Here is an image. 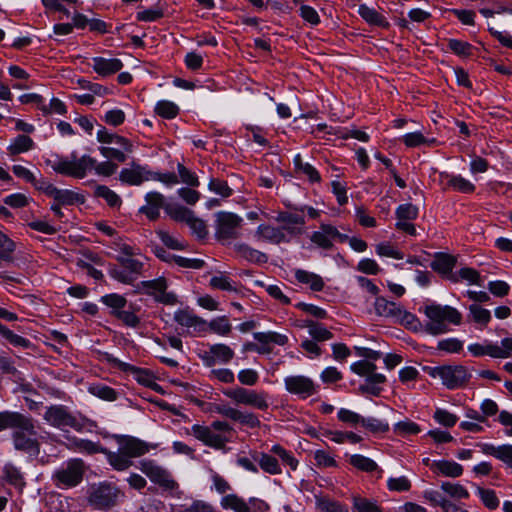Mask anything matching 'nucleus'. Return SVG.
<instances>
[{"mask_svg": "<svg viewBox=\"0 0 512 512\" xmlns=\"http://www.w3.org/2000/svg\"><path fill=\"white\" fill-rule=\"evenodd\" d=\"M301 231L294 226L274 227L262 224L257 227L255 237L258 240L267 241L272 244L288 243L290 236L300 235Z\"/></svg>", "mask_w": 512, "mask_h": 512, "instance_id": "14", "label": "nucleus"}, {"mask_svg": "<svg viewBox=\"0 0 512 512\" xmlns=\"http://www.w3.org/2000/svg\"><path fill=\"white\" fill-rule=\"evenodd\" d=\"M253 459L258 462L259 467L265 473L270 475H280L282 474V467L279 463V460L272 453H258L254 452L252 455Z\"/></svg>", "mask_w": 512, "mask_h": 512, "instance_id": "28", "label": "nucleus"}, {"mask_svg": "<svg viewBox=\"0 0 512 512\" xmlns=\"http://www.w3.org/2000/svg\"><path fill=\"white\" fill-rule=\"evenodd\" d=\"M440 179L444 182L443 190H453L463 194L474 193L476 186L460 174L441 172Z\"/></svg>", "mask_w": 512, "mask_h": 512, "instance_id": "21", "label": "nucleus"}, {"mask_svg": "<svg viewBox=\"0 0 512 512\" xmlns=\"http://www.w3.org/2000/svg\"><path fill=\"white\" fill-rule=\"evenodd\" d=\"M123 496L118 487L104 482L91 488L88 503L95 509L107 511L116 506Z\"/></svg>", "mask_w": 512, "mask_h": 512, "instance_id": "9", "label": "nucleus"}, {"mask_svg": "<svg viewBox=\"0 0 512 512\" xmlns=\"http://www.w3.org/2000/svg\"><path fill=\"white\" fill-rule=\"evenodd\" d=\"M101 302L111 308V315L116 316L117 312L123 310L127 304V299L117 293L107 294L101 297Z\"/></svg>", "mask_w": 512, "mask_h": 512, "instance_id": "48", "label": "nucleus"}, {"mask_svg": "<svg viewBox=\"0 0 512 512\" xmlns=\"http://www.w3.org/2000/svg\"><path fill=\"white\" fill-rule=\"evenodd\" d=\"M106 359L114 368H117L122 372L132 374L134 379L140 385L148 387L156 392L162 391V387L156 382V377L151 370L123 362L111 355H107Z\"/></svg>", "mask_w": 512, "mask_h": 512, "instance_id": "12", "label": "nucleus"}, {"mask_svg": "<svg viewBox=\"0 0 512 512\" xmlns=\"http://www.w3.org/2000/svg\"><path fill=\"white\" fill-rule=\"evenodd\" d=\"M145 204L139 208V213L146 216L149 221H156L160 218L161 209L166 212L169 203L165 196L158 191H150L145 197Z\"/></svg>", "mask_w": 512, "mask_h": 512, "instance_id": "18", "label": "nucleus"}, {"mask_svg": "<svg viewBox=\"0 0 512 512\" xmlns=\"http://www.w3.org/2000/svg\"><path fill=\"white\" fill-rule=\"evenodd\" d=\"M301 326L308 328L310 337L317 342H324L333 338V333L322 323L307 319L303 321Z\"/></svg>", "mask_w": 512, "mask_h": 512, "instance_id": "33", "label": "nucleus"}, {"mask_svg": "<svg viewBox=\"0 0 512 512\" xmlns=\"http://www.w3.org/2000/svg\"><path fill=\"white\" fill-rule=\"evenodd\" d=\"M448 48L457 56L468 57L472 55L473 46L459 39H448Z\"/></svg>", "mask_w": 512, "mask_h": 512, "instance_id": "58", "label": "nucleus"}, {"mask_svg": "<svg viewBox=\"0 0 512 512\" xmlns=\"http://www.w3.org/2000/svg\"><path fill=\"white\" fill-rule=\"evenodd\" d=\"M235 353L231 347L226 344H213L210 345L208 350L201 354V359L204 364L208 367H212L215 364H227L229 363Z\"/></svg>", "mask_w": 512, "mask_h": 512, "instance_id": "20", "label": "nucleus"}, {"mask_svg": "<svg viewBox=\"0 0 512 512\" xmlns=\"http://www.w3.org/2000/svg\"><path fill=\"white\" fill-rule=\"evenodd\" d=\"M150 176L151 170L147 165L133 161L130 163V167L120 171L119 180L129 186H140L142 183L150 181Z\"/></svg>", "mask_w": 512, "mask_h": 512, "instance_id": "19", "label": "nucleus"}, {"mask_svg": "<svg viewBox=\"0 0 512 512\" xmlns=\"http://www.w3.org/2000/svg\"><path fill=\"white\" fill-rule=\"evenodd\" d=\"M167 287V280L164 277L141 282V288L147 295L152 296L154 299H156L159 294L164 292Z\"/></svg>", "mask_w": 512, "mask_h": 512, "instance_id": "46", "label": "nucleus"}, {"mask_svg": "<svg viewBox=\"0 0 512 512\" xmlns=\"http://www.w3.org/2000/svg\"><path fill=\"white\" fill-rule=\"evenodd\" d=\"M116 260L124 269H126L127 271H129V273L132 274L135 280L142 273L144 264L140 260L135 259L133 257L129 258L123 256H117Z\"/></svg>", "mask_w": 512, "mask_h": 512, "instance_id": "55", "label": "nucleus"}, {"mask_svg": "<svg viewBox=\"0 0 512 512\" xmlns=\"http://www.w3.org/2000/svg\"><path fill=\"white\" fill-rule=\"evenodd\" d=\"M352 509L354 512H382V508L375 500L354 496L352 499Z\"/></svg>", "mask_w": 512, "mask_h": 512, "instance_id": "49", "label": "nucleus"}, {"mask_svg": "<svg viewBox=\"0 0 512 512\" xmlns=\"http://www.w3.org/2000/svg\"><path fill=\"white\" fill-rule=\"evenodd\" d=\"M43 418L50 426L60 430L71 428L76 432H84L97 427L95 421L80 414L76 415L67 406L60 404L47 407Z\"/></svg>", "mask_w": 512, "mask_h": 512, "instance_id": "4", "label": "nucleus"}, {"mask_svg": "<svg viewBox=\"0 0 512 512\" xmlns=\"http://www.w3.org/2000/svg\"><path fill=\"white\" fill-rule=\"evenodd\" d=\"M1 480L22 492L26 486L25 476L21 469L12 463H7L2 468Z\"/></svg>", "mask_w": 512, "mask_h": 512, "instance_id": "25", "label": "nucleus"}, {"mask_svg": "<svg viewBox=\"0 0 512 512\" xmlns=\"http://www.w3.org/2000/svg\"><path fill=\"white\" fill-rule=\"evenodd\" d=\"M94 196L104 199L111 208L119 209L122 205L121 197L106 185H96L94 187Z\"/></svg>", "mask_w": 512, "mask_h": 512, "instance_id": "38", "label": "nucleus"}, {"mask_svg": "<svg viewBox=\"0 0 512 512\" xmlns=\"http://www.w3.org/2000/svg\"><path fill=\"white\" fill-rule=\"evenodd\" d=\"M469 312L472 315L474 322L487 325L491 320V313L488 309H485L477 304H472L469 307Z\"/></svg>", "mask_w": 512, "mask_h": 512, "instance_id": "63", "label": "nucleus"}, {"mask_svg": "<svg viewBox=\"0 0 512 512\" xmlns=\"http://www.w3.org/2000/svg\"><path fill=\"white\" fill-rule=\"evenodd\" d=\"M253 338L260 344L285 346L288 343V337L274 331L255 332Z\"/></svg>", "mask_w": 512, "mask_h": 512, "instance_id": "40", "label": "nucleus"}, {"mask_svg": "<svg viewBox=\"0 0 512 512\" xmlns=\"http://www.w3.org/2000/svg\"><path fill=\"white\" fill-rule=\"evenodd\" d=\"M174 321L192 332L201 333L206 330L207 323L204 319L188 309H179L174 313Z\"/></svg>", "mask_w": 512, "mask_h": 512, "instance_id": "22", "label": "nucleus"}, {"mask_svg": "<svg viewBox=\"0 0 512 512\" xmlns=\"http://www.w3.org/2000/svg\"><path fill=\"white\" fill-rule=\"evenodd\" d=\"M476 446L479 447L484 454L495 457L505 463L508 467L512 464L511 444L495 446L490 443H477Z\"/></svg>", "mask_w": 512, "mask_h": 512, "instance_id": "24", "label": "nucleus"}, {"mask_svg": "<svg viewBox=\"0 0 512 512\" xmlns=\"http://www.w3.org/2000/svg\"><path fill=\"white\" fill-rule=\"evenodd\" d=\"M395 323H398L400 325H403L407 329L417 331L419 327L421 326V323L416 315L413 313L403 309L401 307L400 312L398 313V316L395 320Z\"/></svg>", "mask_w": 512, "mask_h": 512, "instance_id": "54", "label": "nucleus"}, {"mask_svg": "<svg viewBox=\"0 0 512 512\" xmlns=\"http://www.w3.org/2000/svg\"><path fill=\"white\" fill-rule=\"evenodd\" d=\"M115 440L118 444V451L113 452L106 448L104 455L109 465L116 471L128 470L133 465V458L141 457L157 447V445L128 435H116Z\"/></svg>", "mask_w": 512, "mask_h": 512, "instance_id": "3", "label": "nucleus"}, {"mask_svg": "<svg viewBox=\"0 0 512 512\" xmlns=\"http://www.w3.org/2000/svg\"><path fill=\"white\" fill-rule=\"evenodd\" d=\"M93 70L102 77L111 76L123 68V63L118 58L94 57L92 59Z\"/></svg>", "mask_w": 512, "mask_h": 512, "instance_id": "23", "label": "nucleus"}, {"mask_svg": "<svg viewBox=\"0 0 512 512\" xmlns=\"http://www.w3.org/2000/svg\"><path fill=\"white\" fill-rule=\"evenodd\" d=\"M477 493L488 509H496L499 506V499L492 489L478 487Z\"/></svg>", "mask_w": 512, "mask_h": 512, "instance_id": "64", "label": "nucleus"}, {"mask_svg": "<svg viewBox=\"0 0 512 512\" xmlns=\"http://www.w3.org/2000/svg\"><path fill=\"white\" fill-rule=\"evenodd\" d=\"M46 164L50 166L56 173L73 177L76 179H83L88 170L94 169L96 174L109 177L113 175L118 165L111 161H97L89 155H83L78 158L76 152H72L70 157H62L56 155L54 159H47Z\"/></svg>", "mask_w": 512, "mask_h": 512, "instance_id": "2", "label": "nucleus"}, {"mask_svg": "<svg viewBox=\"0 0 512 512\" xmlns=\"http://www.w3.org/2000/svg\"><path fill=\"white\" fill-rule=\"evenodd\" d=\"M34 145L35 143L31 137L20 134L12 140L7 150L9 155L16 156L30 151L34 148Z\"/></svg>", "mask_w": 512, "mask_h": 512, "instance_id": "36", "label": "nucleus"}, {"mask_svg": "<svg viewBox=\"0 0 512 512\" xmlns=\"http://www.w3.org/2000/svg\"><path fill=\"white\" fill-rule=\"evenodd\" d=\"M138 468L150 479L151 482L157 484L161 488L173 491L178 488V483L173 479L171 473L160 466L156 461L151 459H143L139 461Z\"/></svg>", "mask_w": 512, "mask_h": 512, "instance_id": "13", "label": "nucleus"}, {"mask_svg": "<svg viewBox=\"0 0 512 512\" xmlns=\"http://www.w3.org/2000/svg\"><path fill=\"white\" fill-rule=\"evenodd\" d=\"M310 240L318 248L323 250H331L334 247V242L344 243L348 240V235L342 234L339 230L331 225L322 223L318 231H314Z\"/></svg>", "mask_w": 512, "mask_h": 512, "instance_id": "15", "label": "nucleus"}, {"mask_svg": "<svg viewBox=\"0 0 512 512\" xmlns=\"http://www.w3.org/2000/svg\"><path fill=\"white\" fill-rule=\"evenodd\" d=\"M223 394L237 405L249 406L260 411H266L270 406V396L265 390L237 386L224 390Z\"/></svg>", "mask_w": 512, "mask_h": 512, "instance_id": "7", "label": "nucleus"}, {"mask_svg": "<svg viewBox=\"0 0 512 512\" xmlns=\"http://www.w3.org/2000/svg\"><path fill=\"white\" fill-rule=\"evenodd\" d=\"M441 490L448 494L450 497L455 499H468L470 497V494L468 490L459 483H452V482H442L441 484Z\"/></svg>", "mask_w": 512, "mask_h": 512, "instance_id": "52", "label": "nucleus"}, {"mask_svg": "<svg viewBox=\"0 0 512 512\" xmlns=\"http://www.w3.org/2000/svg\"><path fill=\"white\" fill-rule=\"evenodd\" d=\"M276 221L282 223L283 226H294L302 232V227L305 225L304 215L300 212L281 211L276 216Z\"/></svg>", "mask_w": 512, "mask_h": 512, "instance_id": "42", "label": "nucleus"}, {"mask_svg": "<svg viewBox=\"0 0 512 512\" xmlns=\"http://www.w3.org/2000/svg\"><path fill=\"white\" fill-rule=\"evenodd\" d=\"M348 462L355 469L366 473L374 472L378 468V465L374 460L361 454L351 455Z\"/></svg>", "mask_w": 512, "mask_h": 512, "instance_id": "45", "label": "nucleus"}, {"mask_svg": "<svg viewBox=\"0 0 512 512\" xmlns=\"http://www.w3.org/2000/svg\"><path fill=\"white\" fill-rule=\"evenodd\" d=\"M359 15L369 24L382 28H387L389 23L386 17L379 13L376 9L361 4L358 9Z\"/></svg>", "mask_w": 512, "mask_h": 512, "instance_id": "34", "label": "nucleus"}, {"mask_svg": "<svg viewBox=\"0 0 512 512\" xmlns=\"http://www.w3.org/2000/svg\"><path fill=\"white\" fill-rule=\"evenodd\" d=\"M337 419L340 422H342L352 428H357L358 426H361L362 421H363V416H361L360 414H358L352 410H349L346 408H341L337 412Z\"/></svg>", "mask_w": 512, "mask_h": 512, "instance_id": "53", "label": "nucleus"}, {"mask_svg": "<svg viewBox=\"0 0 512 512\" xmlns=\"http://www.w3.org/2000/svg\"><path fill=\"white\" fill-rule=\"evenodd\" d=\"M361 426L372 434H382L389 431V424L374 417H363Z\"/></svg>", "mask_w": 512, "mask_h": 512, "instance_id": "56", "label": "nucleus"}, {"mask_svg": "<svg viewBox=\"0 0 512 512\" xmlns=\"http://www.w3.org/2000/svg\"><path fill=\"white\" fill-rule=\"evenodd\" d=\"M374 309L378 316L392 319L394 322L400 312L401 306L385 297L378 296L374 302Z\"/></svg>", "mask_w": 512, "mask_h": 512, "instance_id": "30", "label": "nucleus"}, {"mask_svg": "<svg viewBox=\"0 0 512 512\" xmlns=\"http://www.w3.org/2000/svg\"><path fill=\"white\" fill-rule=\"evenodd\" d=\"M270 453L275 455L283 465L288 466L291 470L295 471L297 469L299 461L295 458L292 451L285 449L280 444H275L271 447Z\"/></svg>", "mask_w": 512, "mask_h": 512, "instance_id": "41", "label": "nucleus"}, {"mask_svg": "<svg viewBox=\"0 0 512 512\" xmlns=\"http://www.w3.org/2000/svg\"><path fill=\"white\" fill-rule=\"evenodd\" d=\"M432 377H439L443 385L455 390L466 386L471 378L467 368L462 365H443L434 367L431 372Z\"/></svg>", "mask_w": 512, "mask_h": 512, "instance_id": "11", "label": "nucleus"}, {"mask_svg": "<svg viewBox=\"0 0 512 512\" xmlns=\"http://www.w3.org/2000/svg\"><path fill=\"white\" fill-rule=\"evenodd\" d=\"M285 389L290 393L306 399L318 392L314 381L304 375H291L284 379Z\"/></svg>", "mask_w": 512, "mask_h": 512, "instance_id": "16", "label": "nucleus"}, {"mask_svg": "<svg viewBox=\"0 0 512 512\" xmlns=\"http://www.w3.org/2000/svg\"><path fill=\"white\" fill-rule=\"evenodd\" d=\"M209 285L213 289L229 291V292H238V289L235 286V282L223 273L213 276L210 279Z\"/></svg>", "mask_w": 512, "mask_h": 512, "instance_id": "51", "label": "nucleus"}, {"mask_svg": "<svg viewBox=\"0 0 512 512\" xmlns=\"http://www.w3.org/2000/svg\"><path fill=\"white\" fill-rule=\"evenodd\" d=\"M294 276L299 283L309 286L314 292L322 291L325 286L324 280L320 275L307 270L297 269Z\"/></svg>", "mask_w": 512, "mask_h": 512, "instance_id": "31", "label": "nucleus"}, {"mask_svg": "<svg viewBox=\"0 0 512 512\" xmlns=\"http://www.w3.org/2000/svg\"><path fill=\"white\" fill-rule=\"evenodd\" d=\"M166 214L174 221L187 223L194 212L185 206L169 203Z\"/></svg>", "mask_w": 512, "mask_h": 512, "instance_id": "47", "label": "nucleus"}, {"mask_svg": "<svg viewBox=\"0 0 512 512\" xmlns=\"http://www.w3.org/2000/svg\"><path fill=\"white\" fill-rule=\"evenodd\" d=\"M424 314L428 318L425 331L434 336L449 332V324L459 325L462 321L461 313L451 306L427 305Z\"/></svg>", "mask_w": 512, "mask_h": 512, "instance_id": "5", "label": "nucleus"}, {"mask_svg": "<svg viewBox=\"0 0 512 512\" xmlns=\"http://www.w3.org/2000/svg\"><path fill=\"white\" fill-rule=\"evenodd\" d=\"M161 242L169 249L172 250H184L186 245L179 239L170 235L167 231L158 229L155 231Z\"/></svg>", "mask_w": 512, "mask_h": 512, "instance_id": "61", "label": "nucleus"}, {"mask_svg": "<svg viewBox=\"0 0 512 512\" xmlns=\"http://www.w3.org/2000/svg\"><path fill=\"white\" fill-rule=\"evenodd\" d=\"M234 251L245 260L255 264H265L268 261V256L265 253L245 243H236L234 245Z\"/></svg>", "mask_w": 512, "mask_h": 512, "instance_id": "32", "label": "nucleus"}, {"mask_svg": "<svg viewBox=\"0 0 512 512\" xmlns=\"http://www.w3.org/2000/svg\"><path fill=\"white\" fill-rule=\"evenodd\" d=\"M85 471L84 461L80 458H72L53 473L52 481L58 488H72L82 482Z\"/></svg>", "mask_w": 512, "mask_h": 512, "instance_id": "8", "label": "nucleus"}, {"mask_svg": "<svg viewBox=\"0 0 512 512\" xmlns=\"http://www.w3.org/2000/svg\"><path fill=\"white\" fill-rule=\"evenodd\" d=\"M433 418L436 422L447 428L453 427L458 421V417L455 414L441 408L435 410Z\"/></svg>", "mask_w": 512, "mask_h": 512, "instance_id": "62", "label": "nucleus"}, {"mask_svg": "<svg viewBox=\"0 0 512 512\" xmlns=\"http://www.w3.org/2000/svg\"><path fill=\"white\" fill-rule=\"evenodd\" d=\"M450 281L453 283L466 281L469 284L482 285V277L480 273L471 267L461 268L459 271L450 276Z\"/></svg>", "mask_w": 512, "mask_h": 512, "instance_id": "39", "label": "nucleus"}, {"mask_svg": "<svg viewBox=\"0 0 512 512\" xmlns=\"http://www.w3.org/2000/svg\"><path fill=\"white\" fill-rule=\"evenodd\" d=\"M243 219L237 214L220 211L216 213L215 237L223 245L241 236Z\"/></svg>", "mask_w": 512, "mask_h": 512, "instance_id": "10", "label": "nucleus"}, {"mask_svg": "<svg viewBox=\"0 0 512 512\" xmlns=\"http://www.w3.org/2000/svg\"><path fill=\"white\" fill-rule=\"evenodd\" d=\"M468 351L474 357L490 356L492 358H504L505 353L500 350V346L490 341L483 343H473L468 346Z\"/></svg>", "mask_w": 512, "mask_h": 512, "instance_id": "29", "label": "nucleus"}, {"mask_svg": "<svg viewBox=\"0 0 512 512\" xmlns=\"http://www.w3.org/2000/svg\"><path fill=\"white\" fill-rule=\"evenodd\" d=\"M7 429L13 430L11 438L15 450L30 456L39 455L36 421L30 415L17 411H0V432Z\"/></svg>", "mask_w": 512, "mask_h": 512, "instance_id": "1", "label": "nucleus"}, {"mask_svg": "<svg viewBox=\"0 0 512 512\" xmlns=\"http://www.w3.org/2000/svg\"><path fill=\"white\" fill-rule=\"evenodd\" d=\"M15 249L16 243L0 231V266H2L3 263H10L13 261V253Z\"/></svg>", "mask_w": 512, "mask_h": 512, "instance_id": "43", "label": "nucleus"}, {"mask_svg": "<svg viewBox=\"0 0 512 512\" xmlns=\"http://www.w3.org/2000/svg\"><path fill=\"white\" fill-rule=\"evenodd\" d=\"M456 263L457 259L455 256L447 253H437L431 262V268L450 280V276L455 273L453 272V269L456 266Z\"/></svg>", "mask_w": 512, "mask_h": 512, "instance_id": "26", "label": "nucleus"}, {"mask_svg": "<svg viewBox=\"0 0 512 512\" xmlns=\"http://www.w3.org/2000/svg\"><path fill=\"white\" fill-rule=\"evenodd\" d=\"M293 163L295 169L303 173L311 183H319L321 181V176L317 169L309 163H304L300 154L294 157Z\"/></svg>", "mask_w": 512, "mask_h": 512, "instance_id": "44", "label": "nucleus"}, {"mask_svg": "<svg viewBox=\"0 0 512 512\" xmlns=\"http://www.w3.org/2000/svg\"><path fill=\"white\" fill-rule=\"evenodd\" d=\"M315 506L320 512H349L346 505L327 496L315 495Z\"/></svg>", "mask_w": 512, "mask_h": 512, "instance_id": "35", "label": "nucleus"}, {"mask_svg": "<svg viewBox=\"0 0 512 512\" xmlns=\"http://www.w3.org/2000/svg\"><path fill=\"white\" fill-rule=\"evenodd\" d=\"M232 430L233 428L228 422L217 420L213 421L210 426L194 424L190 430L186 431V434L193 435L210 448L223 450L230 441V437L226 433H230Z\"/></svg>", "mask_w": 512, "mask_h": 512, "instance_id": "6", "label": "nucleus"}, {"mask_svg": "<svg viewBox=\"0 0 512 512\" xmlns=\"http://www.w3.org/2000/svg\"><path fill=\"white\" fill-rule=\"evenodd\" d=\"M220 505L224 510L250 512L246 505V500L235 493L224 495L221 498Z\"/></svg>", "mask_w": 512, "mask_h": 512, "instance_id": "37", "label": "nucleus"}, {"mask_svg": "<svg viewBox=\"0 0 512 512\" xmlns=\"http://www.w3.org/2000/svg\"><path fill=\"white\" fill-rule=\"evenodd\" d=\"M395 214L398 221L415 220L418 217V208L411 203L402 204L397 207Z\"/></svg>", "mask_w": 512, "mask_h": 512, "instance_id": "60", "label": "nucleus"}, {"mask_svg": "<svg viewBox=\"0 0 512 512\" xmlns=\"http://www.w3.org/2000/svg\"><path fill=\"white\" fill-rule=\"evenodd\" d=\"M431 471L436 475L457 478L463 474V466L452 460H437L431 463Z\"/></svg>", "mask_w": 512, "mask_h": 512, "instance_id": "27", "label": "nucleus"}, {"mask_svg": "<svg viewBox=\"0 0 512 512\" xmlns=\"http://www.w3.org/2000/svg\"><path fill=\"white\" fill-rule=\"evenodd\" d=\"M215 411L234 422H238L242 426H246L250 429H257L261 426V421L253 412L241 411L237 408L227 406V405H218L215 408Z\"/></svg>", "mask_w": 512, "mask_h": 512, "instance_id": "17", "label": "nucleus"}, {"mask_svg": "<svg viewBox=\"0 0 512 512\" xmlns=\"http://www.w3.org/2000/svg\"><path fill=\"white\" fill-rule=\"evenodd\" d=\"M89 391L94 396L106 401H115L118 397L116 390L105 384L92 385Z\"/></svg>", "mask_w": 512, "mask_h": 512, "instance_id": "57", "label": "nucleus"}, {"mask_svg": "<svg viewBox=\"0 0 512 512\" xmlns=\"http://www.w3.org/2000/svg\"><path fill=\"white\" fill-rule=\"evenodd\" d=\"M154 111L164 119H173L179 114V107L167 100H161L155 105Z\"/></svg>", "mask_w": 512, "mask_h": 512, "instance_id": "50", "label": "nucleus"}, {"mask_svg": "<svg viewBox=\"0 0 512 512\" xmlns=\"http://www.w3.org/2000/svg\"><path fill=\"white\" fill-rule=\"evenodd\" d=\"M177 171H178V179L179 182L186 184L188 187H198L200 185V181L198 176L195 172L189 170L187 167H185L183 164L178 163L177 165Z\"/></svg>", "mask_w": 512, "mask_h": 512, "instance_id": "59", "label": "nucleus"}]
</instances>
